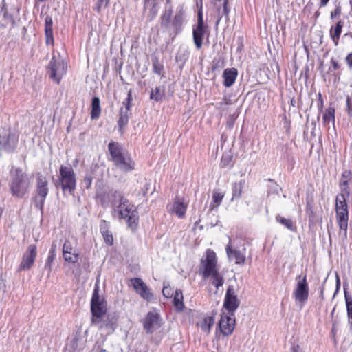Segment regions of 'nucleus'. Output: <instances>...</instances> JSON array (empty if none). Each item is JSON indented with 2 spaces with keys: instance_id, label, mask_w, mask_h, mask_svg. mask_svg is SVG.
Instances as JSON below:
<instances>
[{
  "instance_id": "f257e3e1",
  "label": "nucleus",
  "mask_w": 352,
  "mask_h": 352,
  "mask_svg": "<svg viewBox=\"0 0 352 352\" xmlns=\"http://www.w3.org/2000/svg\"><path fill=\"white\" fill-rule=\"evenodd\" d=\"M352 181V172L350 170H344L339 183L340 192L336 197V216L339 227L338 237L342 242L347 239L349 211L346 198L350 196L349 183Z\"/></svg>"
},
{
  "instance_id": "6ab92c4d",
  "label": "nucleus",
  "mask_w": 352,
  "mask_h": 352,
  "mask_svg": "<svg viewBox=\"0 0 352 352\" xmlns=\"http://www.w3.org/2000/svg\"><path fill=\"white\" fill-rule=\"evenodd\" d=\"M188 208V203L184 201V198L176 197L173 200L171 213L175 214L178 218L183 219L186 216Z\"/></svg>"
},
{
  "instance_id": "2f4dec72",
  "label": "nucleus",
  "mask_w": 352,
  "mask_h": 352,
  "mask_svg": "<svg viewBox=\"0 0 352 352\" xmlns=\"http://www.w3.org/2000/svg\"><path fill=\"white\" fill-rule=\"evenodd\" d=\"M97 324L98 325L99 329H106L110 330L111 332L114 331L116 327V322L113 321V319L110 318L109 316L103 318L102 322Z\"/></svg>"
},
{
  "instance_id": "e2e57ef3",
  "label": "nucleus",
  "mask_w": 352,
  "mask_h": 352,
  "mask_svg": "<svg viewBox=\"0 0 352 352\" xmlns=\"http://www.w3.org/2000/svg\"><path fill=\"white\" fill-rule=\"evenodd\" d=\"M331 333L333 334V336L335 337L336 336V331L334 328V327L332 328L331 329Z\"/></svg>"
},
{
  "instance_id": "49530a36",
  "label": "nucleus",
  "mask_w": 352,
  "mask_h": 352,
  "mask_svg": "<svg viewBox=\"0 0 352 352\" xmlns=\"http://www.w3.org/2000/svg\"><path fill=\"white\" fill-rule=\"evenodd\" d=\"M200 25H204V16H203V8H202V1H201L200 8L198 10L197 13V24Z\"/></svg>"
},
{
  "instance_id": "8fccbe9b",
  "label": "nucleus",
  "mask_w": 352,
  "mask_h": 352,
  "mask_svg": "<svg viewBox=\"0 0 352 352\" xmlns=\"http://www.w3.org/2000/svg\"><path fill=\"white\" fill-rule=\"evenodd\" d=\"M100 232L109 231V223L105 220H102L100 223Z\"/></svg>"
},
{
  "instance_id": "bb28decb",
  "label": "nucleus",
  "mask_w": 352,
  "mask_h": 352,
  "mask_svg": "<svg viewBox=\"0 0 352 352\" xmlns=\"http://www.w3.org/2000/svg\"><path fill=\"white\" fill-rule=\"evenodd\" d=\"M101 113L100 99L98 97H94L91 100V118L92 120L98 119Z\"/></svg>"
},
{
  "instance_id": "4be33fe9",
  "label": "nucleus",
  "mask_w": 352,
  "mask_h": 352,
  "mask_svg": "<svg viewBox=\"0 0 352 352\" xmlns=\"http://www.w3.org/2000/svg\"><path fill=\"white\" fill-rule=\"evenodd\" d=\"M237 75L238 72L236 68L226 69L223 73L224 86L227 87L232 86L234 83Z\"/></svg>"
},
{
  "instance_id": "09e8293b",
  "label": "nucleus",
  "mask_w": 352,
  "mask_h": 352,
  "mask_svg": "<svg viewBox=\"0 0 352 352\" xmlns=\"http://www.w3.org/2000/svg\"><path fill=\"white\" fill-rule=\"evenodd\" d=\"M318 111L320 113H322L323 111L324 101H323V98H322L321 93H318Z\"/></svg>"
},
{
  "instance_id": "20e7f679",
  "label": "nucleus",
  "mask_w": 352,
  "mask_h": 352,
  "mask_svg": "<svg viewBox=\"0 0 352 352\" xmlns=\"http://www.w3.org/2000/svg\"><path fill=\"white\" fill-rule=\"evenodd\" d=\"M108 151L113 165L120 170L128 173L135 168V162L118 142L111 141L108 144Z\"/></svg>"
},
{
  "instance_id": "f3484780",
  "label": "nucleus",
  "mask_w": 352,
  "mask_h": 352,
  "mask_svg": "<svg viewBox=\"0 0 352 352\" xmlns=\"http://www.w3.org/2000/svg\"><path fill=\"white\" fill-rule=\"evenodd\" d=\"M63 256L66 262L75 264L79 260L80 252L70 241L65 240L63 245Z\"/></svg>"
},
{
  "instance_id": "f8f14e48",
  "label": "nucleus",
  "mask_w": 352,
  "mask_h": 352,
  "mask_svg": "<svg viewBox=\"0 0 352 352\" xmlns=\"http://www.w3.org/2000/svg\"><path fill=\"white\" fill-rule=\"evenodd\" d=\"M235 328L234 314H224L221 316V319L218 323V329L220 333L223 336L231 335Z\"/></svg>"
},
{
  "instance_id": "f03ea898",
  "label": "nucleus",
  "mask_w": 352,
  "mask_h": 352,
  "mask_svg": "<svg viewBox=\"0 0 352 352\" xmlns=\"http://www.w3.org/2000/svg\"><path fill=\"white\" fill-rule=\"evenodd\" d=\"M111 205L113 208V215L119 219L126 220L128 227L133 231L136 230L139 223V217L135 206L118 191L113 193Z\"/></svg>"
},
{
  "instance_id": "f704fd0d",
  "label": "nucleus",
  "mask_w": 352,
  "mask_h": 352,
  "mask_svg": "<svg viewBox=\"0 0 352 352\" xmlns=\"http://www.w3.org/2000/svg\"><path fill=\"white\" fill-rule=\"evenodd\" d=\"M129 112L124 111L122 109L120 111L119 120L118 121V125L119 130L123 133L124 128L128 124L129 122Z\"/></svg>"
},
{
  "instance_id": "1a4fd4ad",
  "label": "nucleus",
  "mask_w": 352,
  "mask_h": 352,
  "mask_svg": "<svg viewBox=\"0 0 352 352\" xmlns=\"http://www.w3.org/2000/svg\"><path fill=\"white\" fill-rule=\"evenodd\" d=\"M67 70V64L61 60L52 58L47 67V74L50 78L59 84L62 78L66 74Z\"/></svg>"
},
{
  "instance_id": "dca6fc26",
  "label": "nucleus",
  "mask_w": 352,
  "mask_h": 352,
  "mask_svg": "<svg viewBox=\"0 0 352 352\" xmlns=\"http://www.w3.org/2000/svg\"><path fill=\"white\" fill-rule=\"evenodd\" d=\"M240 304V301L235 294L234 287L229 286L225 296L223 307L229 314H234Z\"/></svg>"
},
{
  "instance_id": "58836bf2",
  "label": "nucleus",
  "mask_w": 352,
  "mask_h": 352,
  "mask_svg": "<svg viewBox=\"0 0 352 352\" xmlns=\"http://www.w3.org/2000/svg\"><path fill=\"white\" fill-rule=\"evenodd\" d=\"M344 298L346 305L347 317L352 316V296L344 289Z\"/></svg>"
},
{
  "instance_id": "680f3d73",
  "label": "nucleus",
  "mask_w": 352,
  "mask_h": 352,
  "mask_svg": "<svg viewBox=\"0 0 352 352\" xmlns=\"http://www.w3.org/2000/svg\"><path fill=\"white\" fill-rule=\"evenodd\" d=\"M85 182H87L88 185H90L91 183V178H85Z\"/></svg>"
},
{
  "instance_id": "13d9d810",
  "label": "nucleus",
  "mask_w": 352,
  "mask_h": 352,
  "mask_svg": "<svg viewBox=\"0 0 352 352\" xmlns=\"http://www.w3.org/2000/svg\"><path fill=\"white\" fill-rule=\"evenodd\" d=\"M330 0H320L319 8L325 7Z\"/></svg>"
},
{
  "instance_id": "b1692460",
  "label": "nucleus",
  "mask_w": 352,
  "mask_h": 352,
  "mask_svg": "<svg viewBox=\"0 0 352 352\" xmlns=\"http://www.w3.org/2000/svg\"><path fill=\"white\" fill-rule=\"evenodd\" d=\"M173 297V302L175 311L182 312L185 308L182 291L181 289H176Z\"/></svg>"
},
{
  "instance_id": "7c9ffc66",
  "label": "nucleus",
  "mask_w": 352,
  "mask_h": 352,
  "mask_svg": "<svg viewBox=\"0 0 352 352\" xmlns=\"http://www.w3.org/2000/svg\"><path fill=\"white\" fill-rule=\"evenodd\" d=\"M165 97V89L160 86L156 87L154 89L151 90L150 94V99L156 102L162 101Z\"/></svg>"
},
{
  "instance_id": "423d86ee",
  "label": "nucleus",
  "mask_w": 352,
  "mask_h": 352,
  "mask_svg": "<svg viewBox=\"0 0 352 352\" xmlns=\"http://www.w3.org/2000/svg\"><path fill=\"white\" fill-rule=\"evenodd\" d=\"M107 312V306L105 300L100 298L99 288L96 286L91 300V324H99L105 317Z\"/></svg>"
},
{
  "instance_id": "ea45409f",
  "label": "nucleus",
  "mask_w": 352,
  "mask_h": 352,
  "mask_svg": "<svg viewBox=\"0 0 352 352\" xmlns=\"http://www.w3.org/2000/svg\"><path fill=\"white\" fill-rule=\"evenodd\" d=\"M133 96L132 90L130 89L127 93V97L125 100L123 101L122 104L125 107L126 112H129L132 106Z\"/></svg>"
},
{
  "instance_id": "5701e85b",
  "label": "nucleus",
  "mask_w": 352,
  "mask_h": 352,
  "mask_svg": "<svg viewBox=\"0 0 352 352\" xmlns=\"http://www.w3.org/2000/svg\"><path fill=\"white\" fill-rule=\"evenodd\" d=\"M184 10L181 8L177 11L172 21V26L174 28L175 34H177L182 30V23L184 19Z\"/></svg>"
},
{
  "instance_id": "7ed1b4c3",
  "label": "nucleus",
  "mask_w": 352,
  "mask_h": 352,
  "mask_svg": "<svg viewBox=\"0 0 352 352\" xmlns=\"http://www.w3.org/2000/svg\"><path fill=\"white\" fill-rule=\"evenodd\" d=\"M199 273L204 279L212 278V284L219 289L224 283L223 277L218 268L216 253L211 249H207L205 256L201 258Z\"/></svg>"
},
{
  "instance_id": "37998d69",
  "label": "nucleus",
  "mask_w": 352,
  "mask_h": 352,
  "mask_svg": "<svg viewBox=\"0 0 352 352\" xmlns=\"http://www.w3.org/2000/svg\"><path fill=\"white\" fill-rule=\"evenodd\" d=\"M101 234L107 245L110 246L113 244V236L109 230L105 231L104 232H102Z\"/></svg>"
},
{
  "instance_id": "aec40b11",
  "label": "nucleus",
  "mask_w": 352,
  "mask_h": 352,
  "mask_svg": "<svg viewBox=\"0 0 352 352\" xmlns=\"http://www.w3.org/2000/svg\"><path fill=\"white\" fill-rule=\"evenodd\" d=\"M207 29V26L197 25L196 27L193 28L192 36L193 41L195 47L197 50H200L202 47L203 40Z\"/></svg>"
},
{
  "instance_id": "0e129e2a",
  "label": "nucleus",
  "mask_w": 352,
  "mask_h": 352,
  "mask_svg": "<svg viewBox=\"0 0 352 352\" xmlns=\"http://www.w3.org/2000/svg\"><path fill=\"white\" fill-rule=\"evenodd\" d=\"M4 287V284L0 280V290L3 289Z\"/></svg>"
},
{
  "instance_id": "4c0bfd02",
  "label": "nucleus",
  "mask_w": 352,
  "mask_h": 352,
  "mask_svg": "<svg viewBox=\"0 0 352 352\" xmlns=\"http://www.w3.org/2000/svg\"><path fill=\"white\" fill-rule=\"evenodd\" d=\"M56 254L48 253L47 258L45 261V268L47 270L50 274L52 271V265L56 258Z\"/></svg>"
},
{
  "instance_id": "052dcab7",
  "label": "nucleus",
  "mask_w": 352,
  "mask_h": 352,
  "mask_svg": "<svg viewBox=\"0 0 352 352\" xmlns=\"http://www.w3.org/2000/svg\"><path fill=\"white\" fill-rule=\"evenodd\" d=\"M348 322L350 326V329L352 331V316H348Z\"/></svg>"
},
{
  "instance_id": "79ce46f5",
  "label": "nucleus",
  "mask_w": 352,
  "mask_h": 352,
  "mask_svg": "<svg viewBox=\"0 0 352 352\" xmlns=\"http://www.w3.org/2000/svg\"><path fill=\"white\" fill-rule=\"evenodd\" d=\"M149 3L151 5V9L149 10V16L151 17V20H153L154 18H155V16L157 14V12H158V9H157L158 3L156 1V0L151 1Z\"/></svg>"
},
{
  "instance_id": "a878e982",
  "label": "nucleus",
  "mask_w": 352,
  "mask_h": 352,
  "mask_svg": "<svg viewBox=\"0 0 352 352\" xmlns=\"http://www.w3.org/2000/svg\"><path fill=\"white\" fill-rule=\"evenodd\" d=\"M343 28V22L339 21L334 28H331L330 30L331 37L336 45H338L342 33V29Z\"/></svg>"
},
{
  "instance_id": "bf43d9fd",
  "label": "nucleus",
  "mask_w": 352,
  "mask_h": 352,
  "mask_svg": "<svg viewBox=\"0 0 352 352\" xmlns=\"http://www.w3.org/2000/svg\"><path fill=\"white\" fill-rule=\"evenodd\" d=\"M340 287V280L338 275L336 276V292H338Z\"/></svg>"
},
{
  "instance_id": "a18cd8bd",
  "label": "nucleus",
  "mask_w": 352,
  "mask_h": 352,
  "mask_svg": "<svg viewBox=\"0 0 352 352\" xmlns=\"http://www.w3.org/2000/svg\"><path fill=\"white\" fill-rule=\"evenodd\" d=\"M346 111L349 117L352 118V98L349 96L346 100Z\"/></svg>"
},
{
  "instance_id": "a211bd4d",
  "label": "nucleus",
  "mask_w": 352,
  "mask_h": 352,
  "mask_svg": "<svg viewBox=\"0 0 352 352\" xmlns=\"http://www.w3.org/2000/svg\"><path fill=\"white\" fill-rule=\"evenodd\" d=\"M226 254L230 260H234L235 263L237 265H244L246 256H245V248H243V252H241L236 249L232 248L230 243L228 244L226 248Z\"/></svg>"
},
{
  "instance_id": "3c124183",
  "label": "nucleus",
  "mask_w": 352,
  "mask_h": 352,
  "mask_svg": "<svg viewBox=\"0 0 352 352\" xmlns=\"http://www.w3.org/2000/svg\"><path fill=\"white\" fill-rule=\"evenodd\" d=\"M341 8L340 6H337L331 12V18L334 19L340 16L341 14Z\"/></svg>"
},
{
  "instance_id": "774afa93",
  "label": "nucleus",
  "mask_w": 352,
  "mask_h": 352,
  "mask_svg": "<svg viewBox=\"0 0 352 352\" xmlns=\"http://www.w3.org/2000/svg\"><path fill=\"white\" fill-rule=\"evenodd\" d=\"M349 3H350V5H351V8H352V0H350V1H349Z\"/></svg>"
},
{
  "instance_id": "c9c22d12",
  "label": "nucleus",
  "mask_w": 352,
  "mask_h": 352,
  "mask_svg": "<svg viewBox=\"0 0 352 352\" xmlns=\"http://www.w3.org/2000/svg\"><path fill=\"white\" fill-rule=\"evenodd\" d=\"M234 166L233 156L230 153L223 154L222 155L220 167L221 168H232Z\"/></svg>"
},
{
  "instance_id": "c756f323",
  "label": "nucleus",
  "mask_w": 352,
  "mask_h": 352,
  "mask_svg": "<svg viewBox=\"0 0 352 352\" xmlns=\"http://www.w3.org/2000/svg\"><path fill=\"white\" fill-rule=\"evenodd\" d=\"M214 322V317L213 316H205L200 324L198 325L201 329L208 333L210 332L211 328Z\"/></svg>"
},
{
  "instance_id": "a19ab883",
  "label": "nucleus",
  "mask_w": 352,
  "mask_h": 352,
  "mask_svg": "<svg viewBox=\"0 0 352 352\" xmlns=\"http://www.w3.org/2000/svg\"><path fill=\"white\" fill-rule=\"evenodd\" d=\"M110 3V0H98L96 6L94 7V10L100 13L102 9L106 8L109 6Z\"/></svg>"
},
{
  "instance_id": "473e14b6",
  "label": "nucleus",
  "mask_w": 352,
  "mask_h": 352,
  "mask_svg": "<svg viewBox=\"0 0 352 352\" xmlns=\"http://www.w3.org/2000/svg\"><path fill=\"white\" fill-rule=\"evenodd\" d=\"M152 69L153 72L157 74L161 77L164 76V67L162 63H161L157 57H154L152 58Z\"/></svg>"
},
{
  "instance_id": "603ef678",
  "label": "nucleus",
  "mask_w": 352,
  "mask_h": 352,
  "mask_svg": "<svg viewBox=\"0 0 352 352\" xmlns=\"http://www.w3.org/2000/svg\"><path fill=\"white\" fill-rule=\"evenodd\" d=\"M223 65V60H213V65H212V69L214 71V70L217 69L219 67H222Z\"/></svg>"
},
{
  "instance_id": "6e6d98bb",
  "label": "nucleus",
  "mask_w": 352,
  "mask_h": 352,
  "mask_svg": "<svg viewBox=\"0 0 352 352\" xmlns=\"http://www.w3.org/2000/svg\"><path fill=\"white\" fill-rule=\"evenodd\" d=\"M291 352H302V349L298 344H296L292 347Z\"/></svg>"
},
{
  "instance_id": "c85d7f7f",
  "label": "nucleus",
  "mask_w": 352,
  "mask_h": 352,
  "mask_svg": "<svg viewBox=\"0 0 352 352\" xmlns=\"http://www.w3.org/2000/svg\"><path fill=\"white\" fill-rule=\"evenodd\" d=\"M245 184V180H241L239 182L232 184V200L239 199L241 197Z\"/></svg>"
},
{
  "instance_id": "2eb2a0df",
  "label": "nucleus",
  "mask_w": 352,
  "mask_h": 352,
  "mask_svg": "<svg viewBox=\"0 0 352 352\" xmlns=\"http://www.w3.org/2000/svg\"><path fill=\"white\" fill-rule=\"evenodd\" d=\"M36 191L38 197L40 198L39 207L42 209L45 198L49 193V188L48 181L46 177L41 173L36 174Z\"/></svg>"
},
{
  "instance_id": "864d4df0",
  "label": "nucleus",
  "mask_w": 352,
  "mask_h": 352,
  "mask_svg": "<svg viewBox=\"0 0 352 352\" xmlns=\"http://www.w3.org/2000/svg\"><path fill=\"white\" fill-rule=\"evenodd\" d=\"M345 60L349 69H352V53H349L345 58Z\"/></svg>"
},
{
  "instance_id": "39448f33",
  "label": "nucleus",
  "mask_w": 352,
  "mask_h": 352,
  "mask_svg": "<svg viewBox=\"0 0 352 352\" xmlns=\"http://www.w3.org/2000/svg\"><path fill=\"white\" fill-rule=\"evenodd\" d=\"M11 182L10 190L12 196L23 198L30 187V181L28 175L20 168L12 167L10 171Z\"/></svg>"
},
{
  "instance_id": "9d476101",
  "label": "nucleus",
  "mask_w": 352,
  "mask_h": 352,
  "mask_svg": "<svg viewBox=\"0 0 352 352\" xmlns=\"http://www.w3.org/2000/svg\"><path fill=\"white\" fill-rule=\"evenodd\" d=\"M296 285L293 292V296L296 302L304 304L309 298V288L307 275H299L296 278Z\"/></svg>"
},
{
  "instance_id": "9b49d317",
  "label": "nucleus",
  "mask_w": 352,
  "mask_h": 352,
  "mask_svg": "<svg viewBox=\"0 0 352 352\" xmlns=\"http://www.w3.org/2000/svg\"><path fill=\"white\" fill-rule=\"evenodd\" d=\"M142 323L146 332L147 333H152L155 329L161 327L160 314L156 311H148L142 319Z\"/></svg>"
},
{
  "instance_id": "cd10ccee",
  "label": "nucleus",
  "mask_w": 352,
  "mask_h": 352,
  "mask_svg": "<svg viewBox=\"0 0 352 352\" xmlns=\"http://www.w3.org/2000/svg\"><path fill=\"white\" fill-rule=\"evenodd\" d=\"M336 109L333 107H329L326 109L322 116V123L324 125H328L330 122H335Z\"/></svg>"
},
{
  "instance_id": "ddd939ff",
  "label": "nucleus",
  "mask_w": 352,
  "mask_h": 352,
  "mask_svg": "<svg viewBox=\"0 0 352 352\" xmlns=\"http://www.w3.org/2000/svg\"><path fill=\"white\" fill-rule=\"evenodd\" d=\"M37 256V247L35 244H30L24 252L19 266V270H29L33 266Z\"/></svg>"
},
{
  "instance_id": "e433bc0d",
  "label": "nucleus",
  "mask_w": 352,
  "mask_h": 352,
  "mask_svg": "<svg viewBox=\"0 0 352 352\" xmlns=\"http://www.w3.org/2000/svg\"><path fill=\"white\" fill-rule=\"evenodd\" d=\"M173 10L171 8L165 10L161 16V25L168 28L170 23Z\"/></svg>"
},
{
  "instance_id": "0eeeda50",
  "label": "nucleus",
  "mask_w": 352,
  "mask_h": 352,
  "mask_svg": "<svg viewBox=\"0 0 352 352\" xmlns=\"http://www.w3.org/2000/svg\"><path fill=\"white\" fill-rule=\"evenodd\" d=\"M19 140V133L12 131L10 127L0 129V150L11 153L16 150Z\"/></svg>"
},
{
  "instance_id": "72a5a7b5",
  "label": "nucleus",
  "mask_w": 352,
  "mask_h": 352,
  "mask_svg": "<svg viewBox=\"0 0 352 352\" xmlns=\"http://www.w3.org/2000/svg\"><path fill=\"white\" fill-rule=\"evenodd\" d=\"M276 219L278 222H279L280 224L284 226L285 228H287L288 230L296 232L297 228L295 226L294 223L291 219H286L283 217H281L280 215H277L276 217Z\"/></svg>"
},
{
  "instance_id": "6e6552de",
  "label": "nucleus",
  "mask_w": 352,
  "mask_h": 352,
  "mask_svg": "<svg viewBox=\"0 0 352 352\" xmlns=\"http://www.w3.org/2000/svg\"><path fill=\"white\" fill-rule=\"evenodd\" d=\"M58 183L63 192L73 195L76 187V178L71 166H61L59 169Z\"/></svg>"
},
{
  "instance_id": "69168bd1",
  "label": "nucleus",
  "mask_w": 352,
  "mask_h": 352,
  "mask_svg": "<svg viewBox=\"0 0 352 352\" xmlns=\"http://www.w3.org/2000/svg\"><path fill=\"white\" fill-rule=\"evenodd\" d=\"M320 15V12L318 10L315 12L316 17H318Z\"/></svg>"
},
{
  "instance_id": "338daca9",
  "label": "nucleus",
  "mask_w": 352,
  "mask_h": 352,
  "mask_svg": "<svg viewBox=\"0 0 352 352\" xmlns=\"http://www.w3.org/2000/svg\"><path fill=\"white\" fill-rule=\"evenodd\" d=\"M99 352H107L105 349H101Z\"/></svg>"
},
{
  "instance_id": "4d7b16f0",
  "label": "nucleus",
  "mask_w": 352,
  "mask_h": 352,
  "mask_svg": "<svg viewBox=\"0 0 352 352\" xmlns=\"http://www.w3.org/2000/svg\"><path fill=\"white\" fill-rule=\"evenodd\" d=\"M56 243H53L51 245V248L50 249V251L49 252L50 253H52V254H56Z\"/></svg>"
},
{
  "instance_id": "393cba45",
  "label": "nucleus",
  "mask_w": 352,
  "mask_h": 352,
  "mask_svg": "<svg viewBox=\"0 0 352 352\" xmlns=\"http://www.w3.org/2000/svg\"><path fill=\"white\" fill-rule=\"evenodd\" d=\"M225 196V192H221L219 190H214L212 195V201L210 204V210L212 211L219 208Z\"/></svg>"
},
{
  "instance_id": "412c9836",
  "label": "nucleus",
  "mask_w": 352,
  "mask_h": 352,
  "mask_svg": "<svg viewBox=\"0 0 352 352\" xmlns=\"http://www.w3.org/2000/svg\"><path fill=\"white\" fill-rule=\"evenodd\" d=\"M45 34L46 44L54 45L53 20L49 15L45 19Z\"/></svg>"
},
{
  "instance_id": "5fc2aeb1",
  "label": "nucleus",
  "mask_w": 352,
  "mask_h": 352,
  "mask_svg": "<svg viewBox=\"0 0 352 352\" xmlns=\"http://www.w3.org/2000/svg\"><path fill=\"white\" fill-rule=\"evenodd\" d=\"M331 63L333 69L334 70H337L340 68V65H339L338 61L333 58L331 60Z\"/></svg>"
},
{
  "instance_id": "4468645a",
  "label": "nucleus",
  "mask_w": 352,
  "mask_h": 352,
  "mask_svg": "<svg viewBox=\"0 0 352 352\" xmlns=\"http://www.w3.org/2000/svg\"><path fill=\"white\" fill-rule=\"evenodd\" d=\"M130 282L136 293L142 299L147 302H150L153 299V294L151 289L140 278H132L130 279Z\"/></svg>"
},
{
  "instance_id": "de8ad7c7",
  "label": "nucleus",
  "mask_w": 352,
  "mask_h": 352,
  "mask_svg": "<svg viewBox=\"0 0 352 352\" xmlns=\"http://www.w3.org/2000/svg\"><path fill=\"white\" fill-rule=\"evenodd\" d=\"M216 1H218V2H221L222 0H215ZM228 1L229 0H223V14L226 15V17H228V14H229V12H230V10L228 8Z\"/></svg>"
},
{
  "instance_id": "c03bdc74",
  "label": "nucleus",
  "mask_w": 352,
  "mask_h": 352,
  "mask_svg": "<svg viewBox=\"0 0 352 352\" xmlns=\"http://www.w3.org/2000/svg\"><path fill=\"white\" fill-rule=\"evenodd\" d=\"M175 291L173 287L169 285L164 286L162 289V294L166 298H170L173 296Z\"/></svg>"
}]
</instances>
